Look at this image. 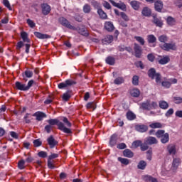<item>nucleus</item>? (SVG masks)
<instances>
[{"mask_svg": "<svg viewBox=\"0 0 182 182\" xmlns=\"http://www.w3.org/2000/svg\"><path fill=\"white\" fill-rule=\"evenodd\" d=\"M47 122L48 124L51 127L55 126V124H56L59 130L63 132V133H67L68 134L72 133L70 129L65 127V124H63L62 122H60L58 119H48Z\"/></svg>", "mask_w": 182, "mask_h": 182, "instance_id": "f257e3e1", "label": "nucleus"}, {"mask_svg": "<svg viewBox=\"0 0 182 182\" xmlns=\"http://www.w3.org/2000/svg\"><path fill=\"white\" fill-rule=\"evenodd\" d=\"M33 83L35 81L33 80H31L28 82L27 85L26 84L21 83V82H16V88L17 90H21L23 92H26L29 90L32 86H33Z\"/></svg>", "mask_w": 182, "mask_h": 182, "instance_id": "f03ea898", "label": "nucleus"}, {"mask_svg": "<svg viewBox=\"0 0 182 182\" xmlns=\"http://www.w3.org/2000/svg\"><path fill=\"white\" fill-rule=\"evenodd\" d=\"M148 76L151 77V79H155L156 83H160V81L161 80V75L159 73H156V69L151 68L148 71Z\"/></svg>", "mask_w": 182, "mask_h": 182, "instance_id": "7ed1b4c3", "label": "nucleus"}, {"mask_svg": "<svg viewBox=\"0 0 182 182\" xmlns=\"http://www.w3.org/2000/svg\"><path fill=\"white\" fill-rule=\"evenodd\" d=\"M59 22L63 26H65V28H68V29H71L72 31H77V28L76 27L72 26L69 21L66 19L65 17H60L59 18Z\"/></svg>", "mask_w": 182, "mask_h": 182, "instance_id": "20e7f679", "label": "nucleus"}, {"mask_svg": "<svg viewBox=\"0 0 182 182\" xmlns=\"http://www.w3.org/2000/svg\"><path fill=\"white\" fill-rule=\"evenodd\" d=\"M180 164H181V159H180V158H174L171 167V171H173V173H176Z\"/></svg>", "mask_w": 182, "mask_h": 182, "instance_id": "39448f33", "label": "nucleus"}, {"mask_svg": "<svg viewBox=\"0 0 182 182\" xmlns=\"http://www.w3.org/2000/svg\"><path fill=\"white\" fill-rule=\"evenodd\" d=\"M73 85H76V82L73 80H67L64 82L58 84V88L65 89V87H68V86H73Z\"/></svg>", "mask_w": 182, "mask_h": 182, "instance_id": "423d86ee", "label": "nucleus"}, {"mask_svg": "<svg viewBox=\"0 0 182 182\" xmlns=\"http://www.w3.org/2000/svg\"><path fill=\"white\" fill-rule=\"evenodd\" d=\"M109 2H110L113 6H115V8H118L119 9H121V11H126V4L124 3L122 1L116 3L114 0H109Z\"/></svg>", "mask_w": 182, "mask_h": 182, "instance_id": "0eeeda50", "label": "nucleus"}, {"mask_svg": "<svg viewBox=\"0 0 182 182\" xmlns=\"http://www.w3.org/2000/svg\"><path fill=\"white\" fill-rule=\"evenodd\" d=\"M134 50L135 53L136 58H141V53H143V50L141 49V46H140L137 43L134 44Z\"/></svg>", "mask_w": 182, "mask_h": 182, "instance_id": "6e6552de", "label": "nucleus"}, {"mask_svg": "<svg viewBox=\"0 0 182 182\" xmlns=\"http://www.w3.org/2000/svg\"><path fill=\"white\" fill-rule=\"evenodd\" d=\"M167 151L171 156H174L177 153V146L176 144H170L167 146Z\"/></svg>", "mask_w": 182, "mask_h": 182, "instance_id": "1a4fd4ad", "label": "nucleus"}, {"mask_svg": "<svg viewBox=\"0 0 182 182\" xmlns=\"http://www.w3.org/2000/svg\"><path fill=\"white\" fill-rule=\"evenodd\" d=\"M161 49H164V50H176V44L164 43L161 45Z\"/></svg>", "mask_w": 182, "mask_h": 182, "instance_id": "9d476101", "label": "nucleus"}, {"mask_svg": "<svg viewBox=\"0 0 182 182\" xmlns=\"http://www.w3.org/2000/svg\"><path fill=\"white\" fill-rule=\"evenodd\" d=\"M47 142L48 144L50 146V149H54L55 146H58V141L55 139L53 136L50 135L48 139H47Z\"/></svg>", "mask_w": 182, "mask_h": 182, "instance_id": "9b49d317", "label": "nucleus"}, {"mask_svg": "<svg viewBox=\"0 0 182 182\" xmlns=\"http://www.w3.org/2000/svg\"><path fill=\"white\" fill-rule=\"evenodd\" d=\"M135 130H136V132H139V133H145V132L149 130V127L144 124H137L135 126Z\"/></svg>", "mask_w": 182, "mask_h": 182, "instance_id": "f8f14e48", "label": "nucleus"}, {"mask_svg": "<svg viewBox=\"0 0 182 182\" xmlns=\"http://www.w3.org/2000/svg\"><path fill=\"white\" fill-rule=\"evenodd\" d=\"M33 116L36 117V120H38V122H41V120H43V119L46 117V114L38 111L34 113Z\"/></svg>", "mask_w": 182, "mask_h": 182, "instance_id": "ddd939ff", "label": "nucleus"}, {"mask_svg": "<svg viewBox=\"0 0 182 182\" xmlns=\"http://www.w3.org/2000/svg\"><path fill=\"white\" fill-rule=\"evenodd\" d=\"M42 9V13L44 15H49L50 13V6H49L48 4H43L41 5Z\"/></svg>", "mask_w": 182, "mask_h": 182, "instance_id": "4468645a", "label": "nucleus"}, {"mask_svg": "<svg viewBox=\"0 0 182 182\" xmlns=\"http://www.w3.org/2000/svg\"><path fill=\"white\" fill-rule=\"evenodd\" d=\"M163 6H164L163 1L160 0H157L156 1L154 2V8L157 12H161L163 9Z\"/></svg>", "mask_w": 182, "mask_h": 182, "instance_id": "2eb2a0df", "label": "nucleus"}, {"mask_svg": "<svg viewBox=\"0 0 182 182\" xmlns=\"http://www.w3.org/2000/svg\"><path fill=\"white\" fill-rule=\"evenodd\" d=\"M146 144H149L150 146H151L153 144H157V143H159V141L154 136H149L146 139Z\"/></svg>", "mask_w": 182, "mask_h": 182, "instance_id": "dca6fc26", "label": "nucleus"}, {"mask_svg": "<svg viewBox=\"0 0 182 182\" xmlns=\"http://www.w3.org/2000/svg\"><path fill=\"white\" fill-rule=\"evenodd\" d=\"M129 4L132 8L134 9V11H139V9H140V5H141L139 1H137L136 0L131 1Z\"/></svg>", "mask_w": 182, "mask_h": 182, "instance_id": "f3484780", "label": "nucleus"}, {"mask_svg": "<svg viewBox=\"0 0 182 182\" xmlns=\"http://www.w3.org/2000/svg\"><path fill=\"white\" fill-rule=\"evenodd\" d=\"M34 35L38 39H50V36H49L48 34H43V33H39V32H34Z\"/></svg>", "mask_w": 182, "mask_h": 182, "instance_id": "a211bd4d", "label": "nucleus"}, {"mask_svg": "<svg viewBox=\"0 0 182 182\" xmlns=\"http://www.w3.org/2000/svg\"><path fill=\"white\" fill-rule=\"evenodd\" d=\"M140 109L143 110H151V107L150 106V101H146L142 102L140 106Z\"/></svg>", "mask_w": 182, "mask_h": 182, "instance_id": "6ab92c4d", "label": "nucleus"}, {"mask_svg": "<svg viewBox=\"0 0 182 182\" xmlns=\"http://www.w3.org/2000/svg\"><path fill=\"white\" fill-rule=\"evenodd\" d=\"M153 18V23H155L156 26L161 28V26H163V21H161V18H157L156 16H154Z\"/></svg>", "mask_w": 182, "mask_h": 182, "instance_id": "aec40b11", "label": "nucleus"}, {"mask_svg": "<svg viewBox=\"0 0 182 182\" xmlns=\"http://www.w3.org/2000/svg\"><path fill=\"white\" fill-rule=\"evenodd\" d=\"M105 28L108 32H112L114 29V26H113V23L110 21L105 22Z\"/></svg>", "mask_w": 182, "mask_h": 182, "instance_id": "412c9836", "label": "nucleus"}, {"mask_svg": "<svg viewBox=\"0 0 182 182\" xmlns=\"http://www.w3.org/2000/svg\"><path fill=\"white\" fill-rule=\"evenodd\" d=\"M112 42H113L112 36H107L102 39V43L105 45H107V43H112Z\"/></svg>", "mask_w": 182, "mask_h": 182, "instance_id": "4be33fe9", "label": "nucleus"}, {"mask_svg": "<svg viewBox=\"0 0 182 182\" xmlns=\"http://www.w3.org/2000/svg\"><path fill=\"white\" fill-rule=\"evenodd\" d=\"M141 14L143 16H150L151 15V10L149 7H144Z\"/></svg>", "mask_w": 182, "mask_h": 182, "instance_id": "5701e85b", "label": "nucleus"}, {"mask_svg": "<svg viewBox=\"0 0 182 182\" xmlns=\"http://www.w3.org/2000/svg\"><path fill=\"white\" fill-rule=\"evenodd\" d=\"M116 143H117V135L113 134L111 136L110 140H109V145L113 147V146H115Z\"/></svg>", "mask_w": 182, "mask_h": 182, "instance_id": "b1692460", "label": "nucleus"}, {"mask_svg": "<svg viewBox=\"0 0 182 182\" xmlns=\"http://www.w3.org/2000/svg\"><path fill=\"white\" fill-rule=\"evenodd\" d=\"M23 80H25L26 82L28 81V79H26V77L31 78L32 77V76H33V72L31 71V70H26L24 72V74H23ZM26 76V77H25Z\"/></svg>", "mask_w": 182, "mask_h": 182, "instance_id": "393cba45", "label": "nucleus"}, {"mask_svg": "<svg viewBox=\"0 0 182 182\" xmlns=\"http://www.w3.org/2000/svg\"><path fill=\"white\" fill-rule=\"evenodd\" d=\"M97 14L101 19H107V14L102 9H97Z\"/></svg>", "mask_w": 182, "mask_h": 182, "instance_id": "a878e982", "label": "nucleus"}, {"mask_svg": "<svg viewBox=\"0 0 182 182\" xmlns=\"http://www.w3.org/2000/svg\"><path fill=\"white\" fill-rule=\"evenodd\" d=\"M168 141H170V135L168 134V133H166L162 139H161V143H162V144H166L168 143Z\"/></svg>", "mask_w": 182, "mask_h": 182, "instance_id": "bb28decb", "label": "nucleus"}, {"mask_svg": "<svg viewBox=\"0 0 182 182\" xmlns=\"http://www.w3.org/2000/svg\"><path fill=\"white\" fill-rule=\"evenodd\" d=\"M166 134V131L163 130V129H159L158 130L156 133H155V136L158 138V139H162L163 137H164V135Z\"/></svg>", "mask_w": 182, "mask_h": 182, "instance_id": "cd10ccee", "label": "nucleus"}, {"mask_svg": "<svg viewBox=\"0 0 182 182\" xmlns=\"http://www.w3.org/2000/svg\"><path fill=\"white\" fill-rule=\"evenodd\" d=\"M70 97H72V91H67L63 95V100H65V102H68Z\"/></svg>", "mask_w": 182, "mask_h": 182, "instance_id": "c85d7f7f", "label": "nucleus"}, {"mask_svg": "<svg viewBox=\"0 0 182 182\" xmlns=\"http://www.w3.org/2000/svg\"><path fill=\"white\" fill-rule=\"evenodd\" d=\"M170 62V58L168 56L164 57L159 60L160 65H167Z\"/></svg>", "mask_w": 182, "mask_h": 182, "instance_id": "c756f323", "label": "nucleus"}, {"mask_svg": "<svg viewBox=\"0 0 182 182\" xmlns=\"http://www.w3.org/2000/svg\"><path fill=\"white\" fill-rule=\"evenodd\" d=\"M151 129H161L163 127V124L160 122H154L149 125Z\"/></svg>", "mask_w": 182, "mask_h": 182, "instance_id": "7c9ffc66", "label": "nucleus"}, {"mask_svg": "<svg viewBox=\"0 0 182 182\" xmlns=\"http://www.w3.org/2000/svg\"><path fill=\"white\" fill-rule=\"evenodd\" d=\"M166 22L169 25V26H173V25H176V18L168 16L166 18Z\"/></svg>", "mask_w": 182, "mask_h": 182, "instance_id": "2f4dec72", "label": "nucleus"}, {"mask_svg": "<svg viewBox=\"0 0 182 182\" xmlns=\"http://www.w3.org/2000/svg\"><path fill=\"white\" fill-rule=\"evenodd\" d=\"M123 154L124 157H128V159H132L133 157L134 154L130 149H125L123 152Z\"/></svg>", "mask_w": 182, "mask_h": 182, "instance_id": "473e14b6", "label": "nucleus"}, {"mask_svg": "<svg viewBox=\"0 0 182 182\" xmlns=\"http://www.w3.org/2000/svg\"><path fill=\"white\" fill-rule=\"evenodd\" d=\"M147 41L149 43H154L157 41V38L154 35L151 34L147 36Z\"/></svg>", "mask_w": 182, "mask_h": 182, "instance_id": "72a5a7b5", "label": "nucleus"}, {"mask_svg": "<svg viewBox=\"0 0 182 182\" xmlns=\"http://www.w3.org/2000/svg\"><path fill=\"white\" fill-rule=\"evenodd\" d=\"M21 39H23V42H27L29 43L30 41L28 38V33L23 31L21 33Z\"/></svg>", "mask_w": 182, "mask_h": 182, "instance_id": "f704fd0d", "label": "nucleus"}, {"mask_svg": "<svg viewBox=\"0 0 182 182\" xmlns=\"http://www.w3.org/2000/svg\"><path fill=\"white\" fill-rule=\"evenodd\" d=\"M130 94L133 97H139L140 96V90L139 89H133L131 90Z\"/></svg>", "mask_w": 182, "mask_h": 182, "instance_id": "c9c22d12", "label": "nucleus"}, {"mask_svg": "<svg viewBox=\"0 0 182 182\" xmlns=\"http://www.w3.org/2000/svg\"><path fill=\"white\" fill-rule=\"evenodd\" d=\"M118 161H120V163H122V164H124V166H127L130 163V161L129 159L122 157L118 158Z\"/></svg>", "mask_w": 182, "mask_h": 182, "instance_id": "e433bc0d", "label": "nucleus"}, {"mask_svg": "<svg viewBox=\"0 0 182 182\" xmlns=\"http://www.w3.org/2000/svg\"><path fill=\"white\" fill-rule=\"evenodd\" d=\"M78 33L82 36H89V33H87V30L85 28H80L78 30Z\"/></svg>", "mask_w": 182, "mask_h": 182, "instance_id": "4c0bfd02", "label": "nucleus"}, {"mask_svg": "<svg viewBox=\"0 0 182 182\" xmlns=\"http://www.w3.org/2000/svg\"><path fill=\"white\" fill-rule=\"evenodd\" d=\"M114 85H122L124 83V78L123 77H118L114 80Z\"/></svg>", "mask_w": 182, "mask_h": 182, "instance_id": "58836bf2", "label": "nucleus"}, {"mask_svg": "<svg viewBox=\"0 0 182 182\" xmlns=\"http://www.w3.org/2000/svg\"><path fill=\"white\" fill-rule=\"evenodd\" d=\"M146 166H147V164L146 163V161H140L139 163L138 164L137 167L138 168H139V170H144Z\"/></svg>", "mask_w": 182, "mask_h": 182, "instance_id": "ea45409f", "label": "nucleus"}, {"mask_svg": "<svg viewBox=\"0 0 182 182\" xmlns=\"http://www.w3.org/2000/svg\"><path fill=\"white\" fill-rule=\"evenodd\" d=\"M159 107H161V109H168V103H167V102L166 101H160L159 102Z\"/></svg>", "mask_w": 182, "mask_h": 182, "instance_id": "a19ab883", "label": "nucleus"}, {"mask_svg": "<svg viewBox=\"0 0 182 182\" xmlns=\"http://www.w3.org/2000/svg\"><path fill=\"white\" fill-rule=\"evenodd\" d=\"M127 118L128 120H134V119H136V114L132 112H128L127 113Z\"/></svg>", "mask_w": 182, "mask_h": 182, "instance_id": "79ce46f5", "label": "nucleus"}, {"mask_svg": "<svg viewBox=\"0 0 182 182\" xmlns=\"http://www.w3.org/2000/svg\"><path fill=\"white\" fill-rule=\"evenodd\" d=\"M158 39H159V42H161L163 43H166V42H167V41H168V38L166 35L160 36L158 38Z\"/></svg>", "mask_w": 182, "mask_h": 182, "instance_id": "37998d69", "label": "nucleus"}, {"mask_svg": "<svg viewBox=\"0 0 182 182\" xmlns=\"http://www.w3.org/2000/svg\"><path fill=\"white\" fill-rule=\"evenodd\" d=\"M105 60L106 63H107L108 65H114V58L113 57H107Z\"/></svg>", "mask_w": 182, "mask_h": 182, "instance_id": "c03bdc74", "label": "nucleus"}, {"mask_svg": "<svg viewBox=\"0 0 182 182\" xmlns=\"http://www.w3.org/2000/svg\"><path fill=\"white\" fill-rule=\"evenodd\" d=\"M134 39H136V41H137L139 43H140V45H141L142 46L144 45V43H146L144 38H143L142 37L135 36Z\"/></svg>", "mask_w": 182, "mask_h": 182, "instance_id": "a18cd8bd", "label": "nucleus"}, {"mask_svg": "<svg viewBox=\"0 0 182 182\" xmlns=\"http://www.w3.org/2000/svg\"><path fill=\"white\" fill-rule=\"evenodd\" d=\"M90 11H92V9L90 8V5L89 4H85L83 6V12L85 14H90Z\"/></svg>", "mask_w": 182, "mask_h": 182, "instance_id": "49530a36", "label": "nucleus"}, {"mask_svg": "<svg viewBox=\"0 0 182 182\" xmlns=\"http://www.w3.org/2000/svg\"><path fill=\"white\" fill-rule=\"evenodd\" d=\"M173 102L176 105H181L182 97H174Z\"/></svg>", "mask_w": 182, "mask_h": 182, "instance_id": "de8ad7c7", "label": "nucleus"}, {"mask_svg": "<svg viewBox=\"0 0 182 182\" xmlns=\"http://www.w3.org/2000/svg\"><path fill=\"white\" fill-rule=\"evenodd\" d=\"M132 84H133L134 86H138V85H139V76L134 75V76L132 77Z\"/></svg>", "mask_w": 182, "mask_h": 182, "instance_id": "09e8293b", "label": "nucleus"}, {"mask_svg": "<svg viewBox=\"0 0 182 182\" xmlns=\"http://www.w3.org/2000/svg\"><path fill=\"white\" fill-rule=\"evenodd\" d=\"M33 143L34 147H41V146H42V141L41 139H35Z\"/></svg>", "mask_w": 182, "mask_h": 182, "instance_id": "8fccbe9b", "label": "nucleus"}, {"mask_svg": "<svg viewBox=\"0 0 182 182\" xmlns=\"http://www.w3.org/2000/svg\"><path fill=\"white\" fill-rule=\"evenodd\" d=\"M63 123H65V126H67V127H72V124L70 123V122H69V119H68V118L66 117H63Z\"/></svg>", "mask_w": 182, "mask_h": 182, "instance_id": "3c124183", "label": "nucleus"}, {"mask_svg": "<svg viewBox=\"0 0 182 182\" xmlns=\"http://www.w3.org/2000/svg\"><path fill=\"white\" fill-rule=\"evenodd\" d=\"M18 167L20 170H23L25 168V160H21L18 162Z\"/></svg>", "mask_w": 182, "mask_h": 182, "instance_id": "603ef678", "label": "nucleus"}, {"mask_svg": "<svg viewBox=\"0 0 182 182\" xmlns=\"http://www.w3.org/2000/svg\"><path fill=\"white\" fill-rule=\"evenodd\" d=\"M38 156L42 159H46V157H48V153H46V151H41L38 152Z\"/></svg>", "mask_w": 182, "mask_h": 182, "instance_id": "864d4df0", "label": "nucleus"}, {"mask_svg": "<svg viewBox=\"0 0 182 182\" xmlns=\"http://www.w3.org/2000/svg\"><path fill=\"white\" fill-rule=\"evenodd\" d=\"M162 86H164V87H166L167 89L170 88V87L171 86V83L170 82V80H168V81L162 82Z\"/></svg>", "mask_w": 182, "mask_h": 182, "instance_id": "5fc2aeb1", "label": "nucleus"}, {"mask_svg": "<svg viewBox=\"0 0 182 182\" xmlns=\"http://www.w3.org/2000/svg\"><path fill=\"white\" fill-rule=\"evenodd\" d=\"M141 146V141H135L132 143V147L134 149H137V147Z\"/></svg>", "mask_w": 182, "mask_h": 182, "instance_id": "6e6d98bb", "label": "nucleus"}, {"mask_svg": "<svg viewBox=\"0 0 182 182\" xmlns=\"http://www.w3.org/2000/svg\"><path fill=\"white\" fill-rule=\"evenodd\" d=\"M102 5L106 9H112V6H110V4L106 1L102 2Z\"/></svg>", "mask_w": 182, "mask_h": 182, "instance_id": "4d7b16f0", "label": "nucleus"}, {"mask_svg": "<svg viewBox=\"0 0 182 182\" xmlns=\"http://www.w3.org/2000/svg\"><path fill=\"white\" fill-rule=\"evenodd\" d=\"M27 23L30 28H35V26H36V24L33 22V21H32L31 19H27Z\"/></svg>", "mask_w": 182, "mask_h": 182, "instance_id": "13d9d810", "label": "nucleus"}, {"mask_svg": "<svg viewBox=\"0 0 182 182\" xmlns=\"http://www.w3.org/2000/svg\"><path fill=\"white\" fill-rule=\"evenodd\" d=\"M120 16L124 19V21H129V17L127 16V14L124 12L120 13Z\"/></svg>", "mask_w": 182, "mask_h": 182, "instance_id": "bf43d9fd", "label": "nucleus"}, {"mask_svg": "<svg viewBox=\"0 0 182 182\" xmlns=\"http://www.w3.org/2000/svg\"><path fill=\"white\" fill-rule=\"evenodd\" d=\"M148 144H141V150L142 151H146V150H147V149H149V145H147Z\"/></svg>", "mask_w": 182, "mask_h": 182, "instance_id": "052dcab7", "label": "nucleus"}, {"mask_svg": "<svg viewBox=\"0 0 182 182\" xmlns=\"http://www.w3.org/2000/svg\"><path fill=\"white\" fill-rule=\"evenodd\" d=\"M59 157V155L58 154H52L48 156V160H53V159H58Z\"/></svg>", "mask_w": 182, "mask_h": 182, "instance_id": "680f3d73", "label": "nucleus"}, {"mask_svg": "<svg viewBox=\"0 0 182 182\" xmlns=\"http://www.w3.org/2000/svg\"><path fill=\"white\" fill-rule=\"evenodd\" d=\"M95 102H88L87 104V109H95Z\"/></svg>", "mask_w": 182, "mask_h": 182, "instance_id": "e2e57ef3", "label": "nucleus"}, {"mask_svg": "<svg viewBox=\"0 0 182 182\" xmlns=\"http://www.w3.org/2000/svg\"><path fill=\"white\" fill-rule=\"evenodd\" d=\"M3 4H4V6L8 8L9 9H11V4H9V1L4 0Z\"/></svg>", "mask_w": 182, "mask_h": 182, "instance_id": "0e129e2a", "label": "nucleus"}, {"mask_svg": "<svg viewBox=\"0 0 182 182\" xmlns=\"http://www.w3.org/2000/svg\"><path fill=\"white\" fill-rule=\"evenodd\" d=\"M173 113H174V109H173V108H171L166 112V116L168 117V116H171Z\"/></svg>", "mask_w": 182, "mask_h": 182, "instance_id": "69168bd1", "label": "nucleus"}, {"mask_svg": "<svg viewBox=\"0 0 182 182\" xmlns=\"http://www.w3.org/2000/svg\"><path fill=\"white\" fill-rule=\"evenodd\" d=\"M127 146L124 143H121L117 145V149H119L120 150H123L124 149H126Z\"/></svg>", "mask_w": 182, "mask_h": 182, "instance_id": "338daca9", "label": "nucleus"}, {"mask_svg": "<svg viewBox=\"0 0 182 182\" xmlns=\"http://www.w3.org/2000/svg\"><path fill=\"white\" fill-rule=\"evenodd\" d=\"M175 115L176 116V117H180L182 119V111L181 110L176 111L175 113Z\"/></svg>", "mask_w": 182, "mask_h": 182, "instance_id": "774afa93", "label": "nucleus"}]
</instances>
